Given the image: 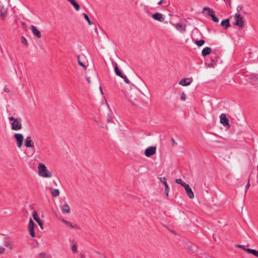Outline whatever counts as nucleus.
<instances>
[{
	"instance_id": "46",
	"label": "nucleus",
	"mask_w": 258,
	"mask_h": 258,
	"mask_svg": "<svg viewBox=\"0 0 258 258\" xmlns=\"http://www.w3.org/2000/svg\"><path fill=\"white\" fill-rule=\"evenodd\" d=\"M100 91L101 92V93L103 94V90L101 87H100Z\"/></svg>"
},
{
	"instance_id": "1",
	"label": "nucleus",
	"mask_w": 258,
	"mask_h": 258,
	"mask_svg": "<svg viewBox=\"0 0 258 258\" xmlns=\"http://www.w3.org/2000/svg\"><path fill=\"white\" fill-rule=\"evenodd\" d=\"M125 98L133 105L140 108L146 106V103L142 100L139 97V93L136 89L132 88L124 92Z\"/></svg>"
},
{
	"instance_id": "36",
	"label": "nucleus",
	"mask_w": 258,
	"mask_h": 258,
	"mask_svg": "<svg viewBox=\"0 0 258 258\" xmlns=\"http://www.w3.org/2000/svg\"><path fill=\"white\" fill-rule=\"evenodd\" d=\"M78 63L79 64L84 68V69H86V66H85V64L80 60V58H79V56L78 57Z\"/></svg>"
},
{
	"instance_id": "16",
	"label": "nucleus",
	"mask_w": 258,
	"mask_h": 258,
	"mask_svg": "<svg viewBox=\"0 0 258 258\" xmlns=\"http://www.w3.org/2000/svg\"><path fill=\"white\" fill-rule=\"evenodd\" d=\"M184 187V189H185V190L186 191V194H187V196L190 199H194V197H195L194 196V192L192 191L191 188L189 186V185L188 184H187Z\"/></svg>"
},
{
	"instance_id": "19",
	"label": "nucleus",
	"mask_w": 258,
	"mask_h": 258,
	"mask_svg": "<svg viewBox=\"0 0 258 258\" xmlns=\"http://www.w3.org/2000/svg\"><path fill=\"white\" fill-rule=\"evenodd\" d=\"M7 12V9L5 8L3 6L0 5V13L2 19H4L6 16Z\"/></svg>"
},
{
	"instance_id": "15",
	"label": "nucleus",
	"mask_w": 258,
	"mask_h": 258,
	"mask_svg": "<svg viewBox=\"0 0 258 258\" xmlns=\"http://www.w3.org/2000/svg\"><path fill=\"white\" fill-rule=\"evenodd\" d=\"M191 82L192 79L187 78L181 79L179 82V84L183 86H186L189 85L191 83Z\"/></svg>"
},
{
	"instance_id": "43",
	"label": "nucleus",
	"mask_w": 258,
	"mask_h": 258,
	"mask_svg": "<svg viewBox=\"0 0 258 258\" xmlns=\"http://www.w3.org/2000/svg\"><path fill=\"white\" fill-rule=\"evenodd\" d=\"M165 0H160V1H159L157 3V4L158 5H162L163 4H164L165 3Z\"/></svg>"
},
{
	"instance_id": "10",
	"label": "nucleus",
	"mask_w": 258,
	"mask_h": 258,
	"mask_svg": "<svg viewBox=\"0 0 258 258\" xmlns=\"http://www.w3.org/2000/svg\"><path fill=\"white\" fill-rule=\"evenodd\" d=\"M33 219L34 220H35L38 224V225L40 226V228L43 229V223L42 221L40 219V218L38 217V215L37 213V212L36 211H33L32 213Z\"/></svg>"
},
{
	"instance_id": "37",
	"label": "nucleus",
	"mask_w": 258,
	"mask_h": 258,
	"mask_svg": "<svg viewBox=\"0 0 258 258\" xmlns=\"http://www.w3.org/2000/svg\"><path fill=\"white\" fill-rule=\"evenodd\" d=\"M250 186V184L249 183V179H248V182L245 186V193H246V192H247L248 189L249 188Z\"/></svg>"
},
{
	"instance_id": "18",
	"label": "nucleus",
	"mask_w": 258,
	"mask_h": 258,
	"mask_svg": "<svg viewBox=\"0 0 258 258\" xmlns=\"http://www.w3.org/2000/svg\"><path fill=\"white\" fill-rule=\"evenodd\" d=\"M61 210L63 214H68L70 212V208L67 203H65L61 207Z\"/></svg>"
},
{
	"instance_id": "22",
	"label": "nucleus",
	"mask_w": 258,
	"mask_h": 258,
	"mask_svg": "<svg viewBox=\"0 0 258 258\" xmlns=\"http://www.w3.org/2000/svg\"><path fill=\"white\" fill-rule=\"evenodd\" d=\"M244 251L247 253H251L253 254L255 256L258 257V251L255 249L246 248L244 249Z\"/></svg>"
},
{
	"instance_id": "2",
	"label": "nucleus",
	"mask_w": 258,
	"mask_h": 258,
	"mask_svg": "<svg viewBox=\"0 0 258 258\" xmlns=\"http://www.w3.org/2000/svg\"><path fill=\"white\" fill-rule=\"evenodd\" d=\"M38 174L43 178H51L52 176V173L47 168L46 166L42 163H40L38 165Z\"/></svg>"
},
{
	"instance_id": "9",
	"label": "nucleus",
	"mask_w": 258,
	"mask_h": 258,
	"mask_svg": "<svg viewBox=\"0 0 258 258\" xmlns=\"http://www.w3.org/2000/svg\"><path fill=\"white\" fill-rule=\"evenodd\" d=\"M220 122L225 126H229V120L224 113H222L220 116Z\"/></svg>"
},
{
	"instance_id": "40",
	"label": "nucleus",
	"mask_w": 258,
	"mask_h": 258,
	"mask_svg": "<svg viewBox=\"0 0 258 258\" xmlns=\"http://www.w3.org/2000/svg\"><path fill=\"white\" fill-rule=\"evenodd\" d=\"M242 8H243V7L241 5H239V6H237L236 10L238 12H240V11L242 10Z\"/></svg>"
},
{
	"instance_id": "25",
	"label": "nucleus",
	"mask_w": 258,
	"mask_h": 258,
	"mask_svg": "<svg viewBox=\"0 0 258 258\" xmlns=\"http://www.w3.org/2000/svg\"><path fill=\"white\" fill-rule=\"evenodd\" d=\"M61 221L64 223L67 226L72 228H75V226H74L72 223H71L70 222L68 221H67V220H65L64 219H61Z\"/></svg>"
},
{
	"instance_id": "13",
	"label": "nucleus",
	"mask_w": 258,
	"mask_h": 258,
	"mask_svg": "<svg viewBox=\"0 0 258 258\" xmlns=\"http://www.w3.org/2000/svg\"><path fill=\"white\" fill-rule=\"evenodd\" d=\"M152 18L157 21L159 22H163L164 20V17L163 14L159 13H155L152 15Z\"/></svg>"
},
{
	"instance_id": "27",
	"label": "nucleus",
	"mask_w": 258,
	"mask_h": 258,
	"mask_svg": "<svg viewBox=\"0 0 258 258\" xmlns=\"http://www.w3.org/2000/svg\"><path fill=\"white\" fill-rule=\"evenodd\" d=\"M51 194L54 197H56L59 195V191L58 189H53L51 191Z\"/></svg>"
},
{
	"instance_id": "4",
	"label": "nucleus",
	"mask_w": 258,
	"mask_h": 258,
	"mask_svg": "<svg viewBox=\"0 0 258 258\" xmlns=\"http://www.w3.org/2000/svg\"><path fill=\"white\" fill-rule=\"evenodd\" d=\"M14 137L16 141L18 148H21L24 141V136L22 134L16 133L14 134Z\"/></svg>"
},
{
	"instance_id": "23",
	"label": "nucleus",
	"mask_w": 258,
	"mask_h": 258,
	"mask_svg": "<svg viewBox=\"0 0 258 258\" xmlns=\"http://www.w3.org/2000/svg\"><path fill=\"white\" fill-rule=\"evenodd\" d=\"M114 71L115 74L120 77V78L122 77L123 74L119 70L118 67L116 63H114Z\"/></svg>"
},
{
	"instance_id": "39",
	"label": "nucleus",
	"mask_w": 258,
	"mask_h": 258,
	"mask_svg": "<svg viewBox=\"0 0 258 258\" xmlns=\"http://www.w3.org/2000/svg\"><path fill=\"white\" fill-rule=\"evenodd\" d=\"M236 246L237 247H238V248H240L242 249V250H243L244 251V249L246 248H245V247H244V245H241V244H237V245H236Z\"/></svg>"
},
{
	"instance_id": "6",
	"label": "nucleus",
	"mask_w": 258,
	"mask_h": 258,
	"mask_svg": "<svg viewBox=\"0 0 258 258\" xmlns=\"http://www.w3.org/2000/svg\"><path fill=\"white\" fill-rule=\"evenodd\" d=\"M156 152V147L155 146H150L147 148L145 151V155L147 157H150L154 155Z\"/></svg>"
},
{
	"instance_id": "41",
	"label": "nucleus",
	"mask_w": 258,
	"mask_h": 258,
	"mask_svg": "<svg viewBox=\"0 0 258 258\" xmlns=\"http://www.w3.org/2000/svg\"><path fill=\"white\" fill-rule=\"evenodd\" d=\"M5 251V248L2 246H0V254L4 253Z\"/></svg>"
},
{
	"instance_id": "5",
	"label": "nucleus",
	"mask_w": 258,
	"mask_h": 258,
	"mask_svg": "<svg viewBox=\"0 0 258 258\" xmlns=\"http://www.w3.org/2000/svg\"><path fill=\"white\" fill-rule=\"evenodd\" d=\"M235 23L234 25L239 27H243L244 26V21L242 17L240 14H236L234 15Z\"/></svg>"
},
{
	"instance_id": "47",
	"label": "nucleus",
	"mask_w": 258,
	"mask_h": 258,
	"mask_svg": "<svg viewBox=\"0 0 258 258\" xmlns=\"http://www.w3.org/2000/svg\"><path fill=\"white\" fill-rule=\"evenodd\" d=\"M107 121H108V122H110V119H109H109H108Z\"/></svg>"
},
{
	"instance_id": "42",
	"label": "nucleus",
	"mask_w": 258,
	"mask_h": 258,
	"mask_svg": "<svg viewBox=\"0 0 258 258\" xmlns=\"http://www.w3.org/2000/svg\"><path fill=\"white\" fill-rule=\"evenodd\" d=\"M6 246L10 248V249H12L13 248V244L11 243H7L6 244Z\"/></svg>"
},
{
	"instance_id": "28",
	"label": "nucleus",
	"mask_w": 258,
	"mask_h": 258,
	"mask_svg": "<svg viewBox=\"0 0 258 258\" xmlns=\"http://www.w3.org/2000/svg\"><path fill=\"white\" fill-rule=\"evenodd\" d=\"M205 43V41L204 40H196L195 42V43L198 46H202Z\"/></svg>"
},
{
	"instance_id": "32",
	"label": "nucleus",
	"mask_w": 258,
	"mask_h": 258,
	"mask_svg": "<svg viewBox=\"0 0 258 258\" xmlns=\"http://www.w3.org/2000/svg\"><path fill=\"white\" fill-rule=\"evenodd\" d=\"M21 42L24 45H28L27 40L24 36L21 37Z\"/></svg>"
},
{
	"instance_id": "35",
	"label": "nucleus",
	"mask_w": 258,
	"mask_h": 258,
	"mask_svg": "<svg viewBox=\"0 0 258 258\" xmlns=\"http://www.w3.org/2000/svg\"><path fill=\"white\" fill-rule=\"evenodd\" d=\"M72 250L74 253H77L78 252V248L76 245L74 244L72 246Z\"/></svg>"
},
{
	"instance_id": "44",
	"label": "nucleus",
	"mask_w": 258,
	"mask_h": 258,
	"mask_svg": "<svg viewBox=\"0 0 258 258\" xmlns=\"http://www.w3.org/2000/svg\"><path fill=\"white\" fill-rule=\"evenodd\" d=\"M4 91L7 93H9L10 92V89L7 87H5L4 88Z\"/></svg>"
},
{
	"instance_id": "33",
	"label": "nucleus",
	"mask_w": 258,
	"mask_h": 258,
	"mask_svg": "<svg viewBox=\"0 0 258 258\" xmlns=\"http://www.w3.org/2000/svg\"><path fill=\"white\" fill-rule=\"evenodd\" d=\"M212 20L216 23L219 22V19L215 15V14L211 16Z\"/></svg>"
},
{
	"instance_id": "26",
	"label": "nucleus",
	"mask_w": 258,
	"mask_h": 258,
	"mask_svg": "<svg viewBox=\"0 0 258 258\" xmlns=\"http://www.w3.org/2000/svg\"><path fill=\"white\" fill-rule=\"evenodd\" d=\"M175 182L179 184H180L181 186H182L183 187H185V185H186L187 184H186L185 182H184V181H182V180L181 179H176L175 180Z\"/></svg>"
},
{
	"instance_id": "20",
	"label": "nucleus",
	"mask_w": 258,
	"mask_h": 258,
	"mask_svg": "<svg viewBox=\"0 0 258 258\" xmlns=\"http://www.w3.org/2000/svg\"><path fill=\"white\" fill-rule=\"evenodd\" d=\"M221 26L223 27L225 29H227L230 26L229 20L228 19L223 20L221 22Z\"/></svg>"
},
{
	"instance_id": "14",
	"label": "nucleus",
	"mask_w": 258,
	"mask_h": 258,
	"mask_svg": "<svg viewBox=\"0 0 258 258\" xmlns=\"http://www.w3.org/2000/svg\"><path fill=\"white\" fill-rule=\"evenodd\" d=\"M30 29L35 36L38 38H40L41 37V32L39 30L37 29V28L35 26L33 25H31Z\"/></svg>"
},
{
	"instance_id": "11",
	"label": "nucleus",
	"mask_w": 258,
	"mask_h": 258,
	"mask_svg": "<svg viewBox=\"0 0 258 258\" xmlns=\"http://www.w3.org/2000/svg\"><path fill=\"white\" fill-rule=\"evenodd\" d=\"M24 145L27 148H32L34 146V144L31 139V137L30 136H28L26 138Z\"/></svg>"
},
{
	"instance_id": "29",
	"label": "nucleus",
	"mask_w": 258,
	"mask_h": 258,
	"mask_svg": "<svg viewBox=\"0 0 258 258\" xmlns=\"http://www.w3.org/2000/svg\"><path fill=\"white\" fill-rule=\"evenodd\" d=\"M215 61L214 60H212L211 63H206V65L208 67H213L214 68L215 66Z\"/></svg>"
},
{
	"instance_id": "24",
	"label": "nucleus",
	"mask_w": 258,
	"mask_h": 258,
	"mask_svg": "<svg viewBox=\"0 0 258 258\" xmlns=\"http://www.w3.org/2000/svg\"><path fill=\"white\" fill-rule=\"evenodd\" d=\"M74 7L75 10L78 11L80 10V6L74 0H67Z\"/></svg>"
},
{
	"instance_id": "7",
	"label": "nucleus",
	"mask_w": 258,
	"mask_h": 258,
	"mask_svg": "<svg viewBox=\"0 0 258 258\" xmlns=\"http://www.w3.org/2000/svg\"><path fill=\"white\" fill-rule=\"evenodd\" d=\"M34 226L35 223L32 220L30 219L29 220V222L28 224V228L29 230V234L32 237H34L35 236V232H34Z\"/></svg>"
},
{
	"instance_id": "31",
	"label": "nucleus",
	"mask_w": 258,
	"mask_h": 258,
	"mask_svg": "<svg viewBox=\"0 0 258 258\" xmlns=\"http://www.w3.org/2000/svg\"><path fill=\"white\" fill-rule=\"evenodd\" d=\"M186 94L184 92H182L181 94L180 100L183 101H185L186 100Z\"/></svg>"
},
{
	"instance_id": "30",
	"label": "nucleus",
	"mask_w": 258,
	"mask_h": 258,
	"mask_svg": "<svg viewBox=\"0 0 258 258\" xmlns=\"http://www.w3.org/2000/svg\"><path fill=\"white\" fill-rule=\"evenodd\" d=\"M83 15H84V18L87 20V21L88 22L89 25H91V22L90 19L89 18L87 14H84Z\"/></svg>"
},
{
	"instance_id": "8",
	"label": "nucleus",
	"mask_w": 258,
	"mask_h": 258,
	"mask_svg": "<svg viewBox=\"0 0 258 258\" xmlns=\"http://www.w3.org/2000/svg\"><path fill=\"white\" fill-rule=\"evenodd\" d=\"M173 26L176 29V30L181 33H183L186 31V25L184 23H178L175 24H173Z\"/></svg>"
},
{
	"instance_id": "45",
	"label": "nucleus",
	"mask_w": 258,
	"mask_h": 258,
	"mask_svg": "<svg viewBox=\"0 0 258 258\" xmlns=\"http://www.w3.org/2000/svg\"><path fill=\"white\" fill-rule=\"evenodd\" d=\"M86 80L89 83H91V81H90V79L89 77H87Z\"/></svg>"
},
{
	"instance_id": "17",
	"label": "nucleus",
	"mask_w": 258,
	"mask_h": 258,
	"mask_svg": "<svg viewBox=\"0 0 258 258\" xmlns=\"http://www.w3.org/2000/svg\"><path fill=\"white\" fill-rule=\"evenodd\" d=\"M203 13L210 16L211 17L215 14L213 10L208 7H205L203 8Z\"/></svg>"
},
{
	"instance_id": "34",
	"label": "nucleus",
	"mask_w": 258,
	"mask_h": 258,
	"mask_svg": "<svg viewBox=\"0 0 258 258\" xmlns=\"http://www.w3.org/2000/svg\"><path fill=\"white\" fill-rule=\"evenodd\" d=\"M121 78L124 79V82L126 84H130V80L127 79V77L125 75H123L122 77H121Z\"/></svg>"
},
{
	"instance_id": "38",
	"label": "nucleus",
	"mask_w": 258,
	"mask_h": 258,
	"mask_svg": "<svg viewBox=\"0 0 258 258\" xmlns=\"http://www.w3.org/2000/svg\"><path fill=\"white\" fill-rule=\"evenodd\" d=\"M40 258H49V257L46 253H41L40 254Z\"/></svg>"
},
{
	"instance_id": "12",
	"label": "nucleus",
	"mask_w": 258,
	"mask_h": 258,
	"mask_svg": "<svg viewBox=\"0 0 258 258\" xmlns=\"http://www.w3.org/2000/svg\"><path fill=\"white\" fill-rule=\"evenodd\" d=\"M160 181L164 185V186H165L164 192L167 196H168L170 188L168 186L167 183L166 182V178L165 177H161L160 178Z\"/></svg>"
},
{
	"instance_id": "21",
	"label": "nucleus",
	"mask_w": 258,
	"mask_h": 258,
	"mask_svg": "<svg viewBox=\"0 0 258 258\" xmlns=\"http://www.w3.org/2000/svg\"><path fill=\"white\" fill-rule=\"evenodd\" d=\"M211 52V49L209 47H205L202 51V55L203 56H205Z\"/></svg>"
},
{
	"instance_id": "48",
	"label": "nucleus",
	"mask_w": 258,
	"mask_h": 258,
	"mask_svg": "<svg viewBox=\"0 0 258 258\" xmlns=\"http://www.w3.org/2000/svg\"><path fill=\"white\" fill-rule=\"evenodd\" d=\"M172 141L173 143H174V142H175L174 140L173 139H172Z\"/></svg>"
},
{
	"instance_id": "3",
	"label": "nucleus",
	"mask_w": 258,
	"mask_h": 258,
	"mask_svg": "<svg viewBox=\"0 0 258 258\" xmlns=\"http://www.w3.org/2000/svg\"><path fill=\"white\" fill-rule=\"evenodd\" d=\"M9 120L12 121V129L14 131H19L22 129V119L20 117L17 118H14L13 116L9 117Z\"/></svg>"
}]
</instances>
